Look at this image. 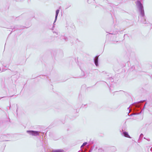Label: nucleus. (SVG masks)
Here are the masks:
<instances>
[{"instance_id": "nucleus-7", "label": "nucleus", "mask_w": 152, "mask_h": 152, "mask_svg": "<svg viewBox=\"0 0 152 152\" xmlns=\"http://www.w3.org/2000/svg\"><path fill=\"white\" fill-rule=\"evenodd\" d=\"M94 64L96 66H98V58L97 56H96L94 59Z\"/></svg>"}, {"instance_id": "nucleus-23", "label": "nucleus", "mask_w": 152, "mask_h": 152, "mask_svg": "<svg viewBox=\"0 0 152 152\" xmlns=\"http://www.w3.org/2000/svg\"><path fill=\"white\" fill-rule=\"evenodd\" d=\"M145 105H144V107H143V109L144 108V107H145Z\"/></svg>"}, {"instance_id": "nucleus-17", "label": "nucleus", "mask_w": 152, "mask_h": 152, "mask_svg": "<svg viewBox=\"0 0 152 152\" xmlns=\"http://www.w3.org/2000/svg\"><path fill=\"white\" fill-rule=\"evenodd\" d=\"M6 69H2V71L1 70V71H2V72H4V71H6Z\"/></svg>"}, {"instance_id": "nucleus-19", "label": "nucleus", "mask_w": 152, "mask_h": 152, "mask_svg": "<svg viewBox=\"0 0 152 152\" xmlns=\"http://www.w3.org/2000/svg\"><path fill=\"white\" fill-rule=\"evenodd\" d=\"M150 150L151 151V152H152V147L151 148Z\"/></svg>"}, {"instance_id": "nucleus-9", "label": "nucleus", "mask_w": 152, "mask_h": 152, "mask_svg": "<svg viewBox=\"0 0 152 152\" xmlns=\"http://www.w3.org/2000/svg\"><path fill=\"white\" fill-rule=\"evenodd\" d=\"M107 80H110L111 82L114 81V80L112 77H110L107 78Z\"/></svg>"}, {"instance_id": "nucleus-26", "label": "nucleus", "mask_w": 152, "mask_h": 152, "mask_svg": "<svg viewBox=\"0 0 152 152\" xmlns=\"http://www.w3.org/2000/svg\"><path fill=\"white\" fill-rule=\"evenodd\" d=\"M129 107H128V109H129Z\"/></svg>"}, {"instance_id": "nucleus-12", "label": "nucleus", "mask_w": 152, "mask_h": 152, "mask_svg": "<svg viewBox=\"0 0 152 152\" xmlns=\"http://www.w3.org/2000/svg\"><path fill=\"white\" fill-rule=\"evenodd\" d=\"M94 0H88V2L89 3H91V2L93 1Z\"/></svg>"}, {"instance_id": "nucleus-15", "label": "nucleus", "mask_w": 152, "mask_h": 152, "mask_svg": "<svg viewBox=\"0 0 152 152\" xmlns=\"http://www.w3.org/2000/svg\"><path fill=\"white\" fill-rule=\"evenodd\" d=\"M53 33H55L57 35H58V32H56L55 31H53Z\"/></svg>"}, {"instance_id": "nucleus-21", "label": "nucleus", "mask_w": 152, "mask_h": 152, "mask_svg": "<svg viewBox=\"0 0 152 152\" xmlns=\"http://www.w3.org/2000/svg\"><path fill=\"white\" fill-rule=\"evenodd\" d=\"M104 83H105L106 84H107V83L106 82H104Z\"/></svg>"}, {"instance_id": "nucleus-20", "label": "nucleus", "mask_w": 152, "mask_h": 152, "mask_svg": "<svg viewBox=\"0 0 152 152\" xmlns=\"http://www.w3.org/2000/svg\"><path fill=\"white\" fill-rule=\"evenodd\" d=\"M7 141L8 140H3V141Z\"/></svg>"}, {"instance_id": "nucleus-22", "label": "nucleus", "mask_w": 152, "mask_h": 152, "mask_svg": "<svg viewBox=\"0 0 152 152\" xmlns=\"http://www.w3.org/2000/svg\"><path fill=\"white\" fill-rule=\"evenodd\" d=\"M13 29H12V31H13Z\"/></svg>"}, {"instance_id": "nucleus-4", "label": "nucleus", "mask_w": 152, "mask_h": 152, "mask_svg": "<svg viewBox=\"0 0 152 152\" xmlns=\"http://www.w3.org/2000/svg\"><path fill=\"white\" fill-rule=\"evenodd\" d=\"M121 130H120L121 132H122L121 134L123 136H124L129 138H131V137H130V136L129 135L128 132H126V131H124L123 129H122L121 130Z\"/></svg>"}, {"instance_id": "nucleus-13", "label": "nucleus", "mask_w": 152, "mask_h": 152, "mask_svg": "<svg viewBox=\"0 0 152 152\" xmlns=\"http://www.w3.org/2000/svg\"><path fill=\"white\" fill-rule=\"evenodd\" d=\"M111 149L114 150V151H115L116 150V148L115 147H112L111 148Z\"/></svg>"}, {"instance_id": "nucleus-11", "label": "nucleus", "mask_w": 152, "mask_h": 152, "mask_svg": "<svg viewBox=\"0 0 152 152\" xmlns=\"http://www.w3.org/2000/svg\"><path fill=\"white\" fill-rule=\"evenodd\" d=\"M134 66H131L130 68V70L131 71H132L134 69Z\"/></svg>"}, {"instance_id": "nucleus-6", "label": "nucleus", "mask_w": 152, "mask_h": 152, "mask_svg": "<svg viewBox=\"0 0 152 152\" xmlns=\"http://www.w3.org/2000/svg\"><path fill=\"white\" fill-rule=\"evenodd\" d=\"M59 12V10L58 9L57 10H56V15H55V20L54 21V23H53V25H54V23L56 22V21L57 20V17L58 16V14Z\"/></svg>"}, {"instance_id": "nucleus-16", "label": "nucleus", "mask_w": 152, "mask_h": 152, "mask_svg": "<svg viewBox=\"0 0 152 152\" xmlns=\"http://www.w3.org/2000/svg\"><path fill=\"white\" fill-rule=\"evenodd\" d=\"M143 134H142V133L140 134V137H143Z\"/></svg>"}, {"instance_id": "nucleus-14", "label": "nucleus", "mask_w": 152, "mask_h": 152, "mask_svg": "<svg viewBox=\"0 0 152 152\" xmlns=\"http://www.w3.org/2000/svg\"><path fill=\"white\" fill-rule=\"evenodd\" d=\"M24 27H23V26H20V27L19 28H16V30H17V29H23L24 28H23Z\"/></svg>"}, {"instance_id": "nucleus-3", "label": "nucleus", "mask_w": 152, "mask_h": 152, "mask_svg": "<svg viewBox=\"0 0 152 152\" xmlns=\"http://www.w3.org/2000/svg\"><path fill=\"white\" fill-rule=\"evenodd\" d=\"M27 132L31 135L36 136L39 134L40 132L33 130H28L27 131Z\"/></svg>"}, {"instance_id": "nucleus-24", "label": "nucleus", "mask_w": 152, "mask_h": 152, "mask_svg": "<svg viewBox=\"0 0 152 152\" xmlns=\"http://www.w3.org/2000/svg\"><path fill=\"white\" fill-rule=\"evenodd\" d=\"M4 136V137H6V136H4H4Z\"/></svg>"}, {"instance_id": "nucleus-10", "label": "nucleus", "mask_w": 152, "mask_h": 152, "mask_svg": "<svg viewBox=\"0 0 152 152\" xmlns=\"http://www.w3.org/2000/svg\"><path fill=\"white\" fill-rule=\"evenodd\" d=\"M87 144V142H85L83 143V145L81 146L80 148H81L83 146L85 145H86Z\"/></svg>"}, {"instance_id": "nucleus-25", "label": "nucleus", "mask_w": 152, "mask_h": 152, "mask_svg": "<svg viewBox=\"0 0 152 152\" xmlns=\"http://www.w3.org/2000/svg\"><path fill=\"white\" fill-rule=\"evenodd\" d=\"M108 35V34H107V35L106 36H107Z\"/></svg>"}, {"instance_id": "nucleus-1", "label": "nucleus", "mask_w": 152, "mask_h": 152, "mask_svg": "<svg viewBox=\"0 0 152 152\" xmlns=\"http://www.w3.org/2000/svg\"><path fill=\"white\" fill-rule=\"evenodd\" d=\"M144 101V100L141 101L140 102H137V103H134L133 104H131V106L130 107H132L135 112V113H134L132 115H138L141 113V105L140 103V102H142Z\"/></svg>"}, {"instance_id": "nucleus-2", "label": "nucleus", "mask_w": 152, "mask_h": 152, "mask_svg": "<svg viewBox=\"0 0 152 152\" xmlns=\"http://www.w3.org/2000/svg\"><path fill=\"white\" fill-rule=\"evenodd\" d=\"M136 4L140 13V15L142 17H144L145 16V12L142 4L140 0H138L136 2Z\"/></svg>"}, {"instance_id": "nucleus-5", "label": "nucleus", "mask_w": 152, "mask_h": 152, "mask_svg": "<svg viewBox=\"0 0 152 152\" xmlns=\"http://www.w3.org/2000/svg\"><path fill=\"white\" fill-rule=\"evenodd\" d=\"M61 39H63L65 41H67L69 40L71 42H73V39L70 37H66L62 36L61 37Z\"/></svg>"}, {"instance_id": "nucleus-18", "label": "nucleus", "mask_w": 152, "mask_h": 152, "mask_svg": "<svg viewBox=\"0 0 152 152\" xmlns=\"http://www.w3.org/2000/svg\"><path fill=\"white\" fill-rule=\"evenodd\" d=\"M71 6V5H69V6H68L66 7V9H67L68 8H69V7H70Z\"/></svg>"}, {"instance_id": "nucleus-8", "label": "nucleus", "mask_w": 152, "mask_h": 152, "mask_svg": "<svg viewBox=\"0 0 152 152\" xmlns=\"http://www.w3.org/2000/svg\"><path fill=\"white\" fill-rule=\"evenodd\" d=\"M142 23H143L144 24H146L147 23V22L146 21L145 19L144 18H143L142 19Z\"/></svg>"}]
</instances>
